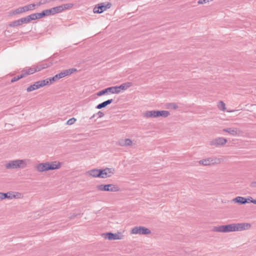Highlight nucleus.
Returning a JSON list of instances; mask_svg holds the SVG:
<instances>
[{
    "mask_svg": "<svg viewBox=\"0 0 256 256\" xmlns=\"http://www.w3.org/2000/svg\"><path fill=\"white\" fill-rule=\"evenodd\" d=\"M144 116L148 118H158V110L146 111L144 113Z\"/></svg>",
    "mask_w": 256,
    "mask_h": 256,
    "instance_id": "nucleus-18",
    "label": "nucleus"
},
{
    "mask_svg": "<svg viewBox=\"0 0 256 256\" xmlns=\"http://www.w3.org/2000/svg\"><path fill=\"white\" fill-rule=\"evenodd\" d=\"M96 114H94L90 118V119H92L94 118H95V116H96Z\"/></svg>",
    "mask_w": 256,
    "mask_h": 256,
    "instance_id": "nucleus-51",
    "label": "nucleus"
},
{
    "mask_svg": "<svg viewBox=\"0 0 256 256\" xmlns=\"http://www.w3.org/2000/svg\"><path fill=\"white\" fill-rule=\"evenodd\" d=\"M20 20L22 25V24H28V23L30 22V21L29 18L28 16L20 18Z\"/></svg>",
    "mask_w": 256,
    "mask_h": 256,
    "instance_id": "nucleus-27",
    "label": "nucleus"
},
{
    "mask_svg": "<svg viewBox=\"0 0 256 256\" xmlns=\"http://www.w3.org/2000/svg\"><path fill=\"white\" fill-rule=\"evenodd\" d=\"M114 168H94L88 171L86 174L93 178H105L110 177L114 174Z\"/></svg>",
    "mask_w": 256,
    "mask_h": 256,
    "instance_id": "nucleus-1",
    "label": "nucleus"
},
{
    "mask_svg": "<svg viewBox=\"0 0 256 256\" xmlns=\"http://www.w3.org/2000/svg\"><path fill=\"white\" fill-rule=\"evenodd\" d=\"M124 140H122L119 142V144L120 146H125Z\"/></svg>",
    "mask_w": 256,
    "mask_h": 256,
    "instance_id": "nucleus-49",
    "label": "nucleus"
},
{
    "mask_svg": "<svg viewBox=\"0 0 256 256\" xmlns=\"http://www.w3.org/2000/svg\"><path fill=\"white\" fill-rule=\"evenodd\" d=\"M35 68L36 70V72H39L43 69V68L42 67L40 63L38 64Z\"/></svg>",
    "mask_w": 256,
    "mask_h": 256,
    "instance_id": "nucleus-40",
    "label": "nucleus"
},
{
    "mask_svg": "<svg viewBox=\"0 0 256 256\" xmlns=\"http://www.w3.org/2000/svg\"><path fill=\"white\" fill-rule=\"evenodd\" d=\"M62 162L58 161L42 162L38 164L36 170L40 172L58 170L60 168Z\"/></svg>",
    "mask_w": 256,
    "mask_h": 256,
    "instance_id": "nucleus-2",
    "label": "nucleus"
},
{
    "mask_svg": "<svg viewBox=\"0 0 256 256\" xmlns=\"http://www.w3.org/2000/svg\"><path fill=\"white\" fill-rule=\"evenodd\" d=\"M106 102L107 105H108V104H112L114 102V100H113V99H108V100H106Z\"/></svg>",
    "mask_w": 256,
    "mask_h": 256,
    "instance_id": "nucleus-48",
    "label": "nucleus"
},
{
    "mask_svg": "<svg viewBox=\"0 0 256 256\" xmlns=\"http://www.w3.org/2000/svg\"><path fill=\"white\" fill-rule=\"evenodd\" d=\"M227 142L228 140L226 138L219 137L210 141V145L218 146L224 145Z\"/></svg>",
    "mask_w": 256,
    "mask_h": 256,
    "instance_id": "nucleus-14",
    "label": "nucleus"
},
{
    "mask_svg": "<svg viewBox=\"0 0 256 256\" xmlns=\"http://www.w3.org/2000/svg\"><path fill=\"white\" fill-rule=\"evenodd\" d=\"M28 18H29V20H30V22L31 21H32V20H37V18H36V13L31 14L30 15H28Z\"/></svg>",
    "mask_w": 256,
    "mask_h": 256,
    "instance_id": "nucleus-34",
    "label": "nucleus"
},
{
    "mask_svg": "<svg viewBox=\"0 0 256 256\" xmlns=\"http://www.w3.org/2000/svg\"><path fill=\"white\" fill-rule=\"evenodd\" d=\"M26 166L25 160H15L10 161L6 165V168L8 169L14 168H24Z\"/></svg>",
    "mask_w": 256,
    "mask_h": 256,
    "instance_id": "nucleus-3",
    "label": "nucleus"
},
{
    "mask_svg": "<svg viewBox=\"0 0 256 256\" xmlns=\"http://www.w3.org/2000/svg\"><path fill=\"white\" fill-rule=\"evenodd\" d=\"M76 118H71L67 121L66 124L68 125L72 124L76 121Z\"/></svg>",
    "mask_w": 256,
    "mask_h": 256,
    "instance_id": "nucleus-37",
    "label": "nucleus"
},
{
    "mask_svg": "<svg viewBox=\"0 0 256 256\" xmlns=\"http://www.w3.org/2000/svg\"><path fill=\"white\" fill-rule=\"evenodd\" d=\"M170 114L168 111L167 110H158V118L162 116L163 118H166Z\"/></svg>",
    "mask_w": 256,
    "mask_h": 256,
    "instance_id": "nucleus-20",
    "label": "nucleus"
},
{
    "mask_svg": "<svg viewBox=\"0 0 256 256\" xmlns=\"http://www.w3.org/2000/svg\"><path fill=\"white\" fill-rule=\"evenodd\" d=\"M249 198H250V200H249V203L252 202L256 204V198L253 199L251 196H249Z\"/></svg>",
    "mask_w": 256,
    "mask_h": 256,
    "instance_id": "nucleus-42",
    "label": "nucleus"
},
{
    "mask_svg": "<svg viewBox=\"0 0 256 256\" xmlns=\"http://www.w3.org/2000/svg\"><path fill=\"white\" fill-rule=\"evenodd\" d=\"M18 8H19L20 14L26 12V8H24V6H22V7H19Z\"/></svg>",
    "mask_w": 256,
    "mask_h": 256,
    "instance_id": "nucleus-43",
    "label": "nucleus"
},
{
    "mask_svg": "<svg viewBox=\"0 0 256 256\" xmlns=\"http://www.w3.org/2000/svg\"><path fill=\"white\" fill-rule=\"evenodd\" d=\"M208 2H209L208 0H199L198 1V4H205Z\"/></svg>",
    "mask_w": 256,
    "mask_h": 256,
    "instance_id": "nucleus-45",
    "label": "nucleus"
},
{
    "mask_svg": "<svg viewBox=\"0 0 256 256\" xmlns=\"http://www.w3.org/2000/svg\"><path fill=\"white\" fill-rule=\"evenodd\" d=\"M36 15L37 19L44 18V14L43 11H42L41 12L36 13Z\"/></svg>",
    "mask_w": 256,
    "mask_h": 256,
    "instance_id": "nucleus-33",
    "label": "nucleus"
},
{
    "mask_svg": "<svg viewBox=\"0 0 256 256\" xmlns=\"http://www.w3.org/2000/svg\"><path fill=\"white\" fill-rule=\"evenodd\" d=\"M107 104H106V101L102 102V103H100L99 104H98L96 106V108H97V109H102V108H104L105 107H106L107 106Z\"/></svg>",
    "mask_w": 256,
    "mask_h": 256,
    "instance_id": "nucleus-29",
    "label": "nucleus"
},
{
    "mask_svg": "<svg viewBox=\"0 0 256 256\" xmlns=\"http://www.w3.org/2000/svg\"><path fill=\"white\" fill-rule=\"evenodd\" d=\"M96 188L100 191L117 192L120 190L118 186L114 184H101L96 186Z\"/></svg>",
    "mask_w": 256,
    "mask_h": 256,
    "instance_id": "nucleus-4",
    "label": "nucleus"
},
{
    "mask_svg": "<svg viewBox=\"0 0 256 256\" xmlns=\"http://www.w3.org/2000/svg\"><path fill=\"white\" fill-rule=\"evenodd\" d=\"M26 72H27V73H28L29 75L30 74H32L35 72H36V68H28V70H26Z\"/></svg>",
    "mask_w": 256,
    "mask_h": 256,
    "instance_id": "nucleus-31",
    "label": "nucleus"
},
{
    "mask_svg": "<svg viewBox=\"0 0 256 256\" xmlns=\"http://www.w3.org/2000/svg\"><path fill=\"white\" fill-rule=\"evenodd\" d=\"M200 164L203 166H210L211 164H218L220 162V158H208L206 159H202L198 162Z\"/></svg>",
    "mask_w": 256,
    "mask_h": 256,
    "instance_id": "nucleus-12",
    "label": "nucleus"
},
{
    "mask_svg": "<svg viewBox=\"0 0 256 256\" xmlns=\"http://www.w3.org/2000/svg\"><path fill=\"white\" fill-rule=\"evenodd\" d=\"M26 11L34 10L36 8L35 4H32L24 6Z\"/></svg>",
    "mask_w": 256,
    "mask_h": 256,
    "instance_id": "nucleus-25",
    "label": "nucleus"
},
{
    "mask_svg": "<svg viewBox=\"0 0 256 256\" xmlns=\"http://www.w3.org/2000/svg\"><path fill=\"white\" fill-rule=\"evenodd\" d=\"M218 108L222 111H224L226 109V104L222 101H220L218 102Z\"/></svg>",
    "mask_w": 256,
    "mask_h": 256,
    "instance_id": "nucleus-26",
    "label": "nucleus"
},
{
    "mask_svg": "<svg viewBox=\"0 0 256 256\" xmlns=\"http://www.w3.org/2000/svg\"><path fill=\"white\" fill-rule=\"evenodd\" d=\"M61 5L52 8L54 14L62 12L64 10V8Z\"/></svg>",
    "mask_w": 256,
    "mask_h": 256,
    "instance_id": "nucleus-23",
    "label": "nucleus"
},
{
    "mask_svg": "<svg viewBox=\"0 0 256 256\" xmlns=\"http://www.w3.org/2000/svg\"><path fill=\"white\" fill-rule=\"evenodd\" d=\"M48 2V1L47 0H44V2H42V1H40L39 2H38L36 3V4H35V5H36V7H38L39 6H40V5L42 4H46Z\"/></svg>",
    "mask_w": 256,
    "mask_h": 256,
    "instance_id": "nucleus-38",
    "label": "nucleus"
},
{
    "mask_svg": "<svg viewBox=\"0 0 256 256\" xmlns=\"http://www.w3.org/2000/svg\"><path fill=\"white\" fill-rule=\"evenodd\" d=\"M112 5V4L110 2H102L98 4L93 10L95 14L102 13L106 9L110 8Z\"/></svg>",
    "mask_w": 256,
    "mask_h": 256,
    "instance_id": "nucleus-6",
    "label": "nucleus"
},
{
    "mask_svg": "<svg viewBox=\"0 0 256 256\" xmlns=\"http://www.w3.org/2000/svg\"><path fill=\"white\" fill-rule=\"evenodd\" d=\"M75 72H77V69L75 68H70L63 70L64 76H67Z\"/></svg>",
    "mask_w": 256,
    "mask_h": 256,
    "instance_id": "nucleus-22",
    "label": "nucleus"
},
{
    "mask_svg": "<svg viewBox=\"0 0 256 256\" xmlns=\"http://www.w3.org/2000/svg\"><path fill=\"white\" fill-rule=\"evenodd\" d=\"M20 80V78H19V77L18 76H16L14 77L13 78H12L11 80H10V82L12 83V82H16L18 80Z\"/></svg>",
    "mask_w": 256,
    "mask_h": 256,
    "instance_id": "nucleus-41",
    "label": "nucleus"
},
{
    "mask_svg": "<svg viewBox=\"0 0 256 256\" xmlns=\"http://www.w3.org/2000/svg\"><path fill=\"white\" fill-rule=\"evenodd\" d=\"M22 75H24V77H26V76L28 75V73H27V72H26V70H23L22 71Z\"/></svg>",
    "mask_w": 256,
    "mask_h": 256,
    "instance_id": "nucleus-46",
    "label": "nucleus"
},
{
    "mask_svg": "<svg viewBox=\"0 0 256 256\" xmlns=\"http://www.w3.org/2000/svg\"><path fill=\"white\" fill-rule=\"evenodd\" d=\"M96 115L98 116L99 118H102L104 116V112H102L101 111L98 112L96 114Z\"/></svg>",
    "mask_w": 256,
    "mask_h": 256,
    "instance_id": "nucleus-44",
    "label": "nucleus"
},
{
    "mask_svg": "<svg viewBox=\"0 0 256 256\" xmlns=\"http://www.w3.org/2000/svg\"><path fill=\"white\" fill-rule=\"evenodd\" d=\"M168 108L176 110L178 108V106L175 103H170L168 104Z\"/></svg>",
    "mask_w": 256,
    "mask_h": 256,
    "instance_id": "nucleus-36",
    "label": "nucleus"
},
{
    "mask_svg": "<svg viewBox=\"0 0 256 256\" xmlns=\"http://www.w3.org/2000/svg\"><path fill=\"white\" fill-rule=\"evenodd\" d=\"M58 80V78L56 74L52 78H47L44 80H45V82H46V86L50 85V84H52L53 82H56Z\"/></svg>",
    "mask_w": 256,
    "mask_h": 256,
    "instance_id": "nucleus-19",
    "label": "nucleus"
},
{
    "mask_svg": "<svg viewBox=\"0 0 256 256\" xmlns=\"http://www.w3.org/2000/svg\"><path fill=\"white\" fill-rule=\"evenodd\" d=\"M249 196L248 198H244L242 196H238L235 198H233L232 200V202L238 204L242 205L245 204L247 203H249Z\"/></svg>",
    "mask_w": 256,
    "mask_h": 256,
    "instance_id": "nucleus-15",
    "label": "nucleus"
},
{
    "mask_svg": "<svg viewBox=\"0 0 256 256\" xmlns=\"http://www.w3.org/2000/svg\"><path fill=\"white\" fill-rule=\"evenodd\" d=\"M132 86V83L131 82H125V83H124V84H120L119 86H116V90H118V92H116V94H119L121 90H125L126 89H128V88Z\"/></svg>",
    "mask_w": 256,
    "mask_h": 256,
    "instance_id": "nucleus-16",
    "label": "nucleus"
},
{
    "mask_svg": "<svg viewBox=\"0 0 256 256\" xmlns=\"http://www.w3.org/2000/svg\"><path fill=\"white\" fill-rule=\"evenodd\" d=\"M6 31L4 32V33L6 34ZM7 32H9V31H8V30H7Z\"/></svg>",
    "mask_w": 256,
    "mask_h": 256,
    "instance_id": "nucleus-52",
    "label": "nucleus"
},
{
    "mask_svg": "<svg viewBox=\"0 0 256 256\" xmlns=\"http://www.w3.org/2000/svg\"><path fill=\"white\" fill-rule=\"evenodd\" d=\"M21 194L18 192H9L6 193L0 192V200H2L6 198L12 199L14 198H18Z\"/></svg>",
    "mask_w": 256,
    "mask_h": 256,
    "instance_id": "nucleus-11",
    "label": "nucleus"
},
{
    "mask_svg": "<svg viewBox=\"0 0 256 256\" xmlns=\"http://www.w3.org/2000/svg\"><path fill=\"white\" fill-rule=\"evenodd\" d=\"M118 90H116V86H110L96 93V95L98 96H100L109 93L112 94H116Z\"/></svg>",
    "mask_w": 256,
    "mask_h": 256,
    "instance_id": "nucleus-13",
    "label": "nucleus"
},
{
    "mask_svg": "<svg viewBox=\"0 0 256 256\" xmlns=\"http://www.w3.org/2000/svg\"><path fill=\"white\" fill-rule=\"evenodd\" d=\"M125 146H129L132 144V141L130 138H126L124 140Z\"/></svg>",
    "mask_w": 256,
    "mask_h": 256,
    "instance_id": "nucleus-35",
    "label": "nucleus"
},
{
    "mask_svg": "<svg viewBox=\"0 0 256 256\" xmlns=\"http://www.w3.org/2000/svg\"><path fill=\"white\" fill-rule=\"evenodd\" d=\"M43 12H44V17L49 16H51V15H54V13L53 12V10H52V8H51L50 9L44 10H43Z\"/></svg>",
    "mask_w": 256,
    "mask_h": 256,
    "instance_id": "nucleus-24",
    "label": "nucleus"
},
{
    "mask_svg": "<svg viewBox=\"0 0 256 256\" xmlns=\"http://www.w3.org/2000/svg\"><path fill=\"white\" fill-rule=\"evenodd\" d=\"M62 8H64V10L70 9V8H72L73 6V4H62Z\"/></svg>",
    "mask_w": 256,
    "mask_h": 256,
    "instance_id": "nucleus-32",
    "label": "nucleus"
},
{
    "mask_svg": "<svg viewBox=\"0 0 256 256\" xmlns=\"http://www.w3.org/2000/svg\"><path fill=\"white\" fill-rule=\"evenodd\" d=\"M56 76H57L58 80H60V78H64L65 76L64 74L63 71H62L56 74Z\"/></svg>",
    "mask_w": 256,
    "mask_h": 256,
    "instance_id": "nucleus-39",
    "label": "nucleus"
},
{
    "mask_svg": "<svg viewBox=\"0 0 256 256\" xmlns=\"http://www.w3.org/2000/svg\"><path fill=\"white\" fill-rule=\"evenodd\" d=\"M224 132H226L232 136H238L242 131L237 128H226L222 130Z\"/></svg>",
    "mask_w": 256,
    "mask_h": 256,
    "instance_id": "nucleus-17",
    "label": "nucleus"
},
{
    "mask_svg": "<svg viewBox=\"0 0 256 256\" xmlns=\"http://www.w3.org/2000/svg\"><path fill=\"white\" fill-rule=\"evenodd\" d=\"M250 227L251 224L249 223L232 224V232L248 230Z\"/></svg>",
    "mask_w": 256,
    "mask_h": 256,
    "instance_id": "nucleus-9",
    "label": "nucleus"
},
{
    "mask_svg": "<svg viewBox=\"0 0 256 256\" xmlns=\"http://www.w3.org/2000/svg\"><path fill=\"white\" fill-rule=\"evenodd\" d=\"M46 82L44 80H38L35 82L34 84L30 85L26 88L28 92H30L33 90L40 88L44 86H46Z\"/></svg>",
    "mask_w": 256,
    "mask_h": 256,
    "instance_id": "nucleus-10",
    "label": "nucleus"
},
{
    "mask_svg": "<svg viewBox=\"0 0 256 256\" xmlns=\"http://www.w3.org/2000/svg\"><path fill=\"white\" fill-rule=\"evenodd\" d=\"M131 234L148 235L151 234L150 230L142 226H135L131 230Z\"/></svg>",
    "mask_w": 256,
    "mask_h": 256,
    "instance_id": "nucleus-8",
    "label": "nucleus"
},
{
    "mask_svg": "<svg viewBox=\"0 0 256 256\" xmlns=\"http://www.w3.org/2000/svg\"><path fill=\"white\" fill-rule=\"evenodd\" d=\"M40 64H42V67L43 68V69L50 67L52 64L50 62L46 63L42 62H40Z\"/></svg>",
    "mask_w": 256,
    "mask_h": 256,
    "instance_id": "nucleus-30",
    "label": "nucleus"
},
{
    "mask_svg": "<svg viewBox=\"0 0 256 256\" xmlns=\"http://www.w3.org/2000/svg\"><path fill=\"white\" fill-rule=\"evenodd\" d=\"M21 25L20 19L12 22L8 24V26L11 28H14Z\"/></svg>",
    "mask_w": 256,
    "mask_h": 256,
    "instance_id": "nucleus-21",
    "label": "nucleus"
},
{
    "mask_svg": "<svg viewBox=\"0 0 256 256\" xmlns=\"http://www.w3.org/2000/svg\"><path fill=\"white\" fill-rule=\"evenodd\" d=\"M20 14V12L19 8H16V10L10 12V14H9V16H14V15H16L18 14Z\"/></svg>",
    "mask_w": 256,
    "mask_h": 256,
    "instance_id": "nucleus-28",
    "label": "nucleus"
},
{
    "mask_svg": "<svg viewBox=\"0 0 256 256\" xmlns=\"http://www.w3.org/2000/svg\"><path fill=\"white\" fill-rule=\"evenodd\" d=\"M250 186L254 188H256V181L252 182L250 184Z\"/></svg>",
    "mask_w": 256,
    "mask_h": 256,
    "instance_id": "nucleus-47",
    "label": "nucleus"
},
{
    "mask_svg": "<svg viewBox=\"0 0 256 256\" xmlns=\"http://www.w3.org/2000/svg\"><path fill=\"white\" fill-rule=\"evenodd\" d=\"M212 231L224 233L232 232V224L214 226Z\"/></svg>",
    "mask_w": 256,
    "mask_h": 256,
    "instance_id": "nucleus-7",
    "label": "nucleus"
},
{
    "mask_svg": "<svg viewBox=\"0 0 256 256\" xmlns=\"http://www.w3.org/2000/svg\"><path fill=\"white\" fill-rule=\"evenodd\" d=\"M102 236L106 240H114L122 239L124 236L121 232H118L116 233H113L112 232H107L103 233L102 234Z\"/></svg>",
    "mask_w": 256,
    "mask_h": 256,
    "instance_id": "nucleus-5",
    "label": "nucleus"
},
{
    "mask_svg": "<svg viewBox=\"0 0 256 256\" xmlns=\"http://www.w3.org/2000/svg\"><path fill=\"white\" fill-rule=\"evenodd\" d=\"M18 76L19 77L20 80V79H21V78H24V75H22V73H21V74H20L18 75Z\"/></svg>",
    "mask_w": 256,
    "mask_h": 256,
    "instance_id": "nucleus-50",
    "label": "nucleus"
}]
</instances>
